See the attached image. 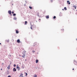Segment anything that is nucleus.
<instances>
[{
  "label": "nucleus",
  "instance_id": "nucleus-23",
  "mask_svg": "<svg viewBox=\"0 0 77 77\" xmlns=\"http://www.w3.org/2000/svg\"><path fill=\"white\" fill-rule=\"evenodd\" d=\"M12 14H14V11H12Z\"/></svg>",
  "mask_w": 77,
  "mask_h": 77
},
{
  "label": "nucleus",
  "instance_id": "nucleus-15",
  "mask_svg": "<svg viewBox=\"0 0 77 77\" xmlns=\"http://www.w3.org/2000/svg\"><path fill=\"white\" fill-rule=\"evenodd\" d=\"M34 77H37V75H35L34 76Z\"/></svg>",
  "mask_w": 77,
  "mask_h": 77
},
{
  "label": "nucleus",
  "instance_id": "nucleus-18",
  "mask_svg": "<svg viewBox=\"0 0 77 77\" xmlns=\"http://www.w3.org/2000/svg\"><path fill=\"white\" fill-rule=\"evenodd\" d=\"M35 52V51H32V52L33 53H34Z\"/></svg>",
  "mask_w": 77,
  "mask_h": 77
},
{
  "label": "nucleus",
  "instance_id": "nucleus-31",
  "mask_svg": "<svg viewBox=\"0 0 77 77\" xmlns=\"http://www.w3.org/2000/svg\"><path fill=\"white\" fill-rule=\"evenodd\" d=\"M74 69H72V70H74Z\"/></svg>",
  "mask_w": 77,
  "mask_h": 77
},
{
  "label": "nucleus",
  "instance_id": "nucleus-6",
  "mask_svg": "<svg viewBox=\"0 0 77 77\" xmlns=\"http://www.w3.org/2000/svg\"><path fill=\"white\" fill-rule=\"evenodd\" d=\"M17 71V69H15V68H14L13 69V71H14V72L15 71Z\"/></svg>",
  "mask_w": 77,
  "mask_h": 77
},
{
  "label": "nucleus",
  "instance_id": "nucleus-10",
  "mask_svg": "<svg viewBox=\"0 0 77 77\" xmlns=\"http://www.w3.org/2000/svg\"><path fill=\"white\" fill-rule=\"evenodd\" d=\"M26 55L25 54H24L23 55H22V57H23L24 58V57H25Z\"/></svg>",
  "mask_w": 77,
  "mask_h": 77
},
{
  "label": "nucleus",
  "instance_id": "nucleus-25",
  "mask_svg": "<svg viewBox=\"0 0 77 77\" xmlns=\"http://www.w3.org/2000/svg\"><path fill=\"white\" fill-rule=\"evenodd\" d=\"M8 77H11V76L10 75H8Z\"/></svg>",
  "mask_w": 77,
  "mask_h": 77
},
{
  "label": "nucleus",
  "instance_id": "nucleus-2",
  "mask_svg": "<svg viewBox=\"0 0 77 77\" xmlns=\"http://www.w3.org/2000/svg\"><path fill=\"white\" fill-rule=\"evenodd\" d=\"M17 43L19 44V43H20V40L19 39H18L17 41Z\"/></svg>",
  "mask_w": 77,
  "mask_h": 77
},
{
  "label": "nucleus",
  "instance_id": "nucleus-29",
  "mask_svg": "<svg viewBox=\"0 0 77 77\" xmlns=\"http://www.w3.org/2000/svg\"><path fill=\"white\" fill-rule=\"evenodd\" d=\"M63 11H64V9H62Z\"/></svg>",
  "mask_w": 77,
  "mask_h": 77
},
{
  "label": "nucleus",
  "instance_id": "nucleus-13",
  "mask_svg": "<svg viewBox=\"0 0 77 77\" xmlns=\"http://www.w3.org/2000/svg\"><path fill=\"white\" fill-rule=\"evenodd\" d=\"M27 21H26L25 22V25H26V24H27Z\"/></svg>",
  "mask_w": 77,
  "mask_h": 77
},
{
  "label": "nucleus",
  "instance_id": "nucleus-33",
  "mask_svg": "<svg viewBox=\"0 0 77 77\" xmlns=\"http://www.w3.org/2000/svg\"><path fill=\"white\" fill-rule=\"evenodd\" d=\"M1 70H2V69H1Z\"/></svg>",
  "mask_w": 77,
  "mask_h": 77
},
{
  "label": "nucleus",
  "instance_id": "nucleus-19",
  "mask_svg": "<svg viewBox=\"0 0 77 77\" xmlns=\"http://www.w3.org/2000/svg\"><path fill=\"white\" fill-rule=\"evenodd\" d=\"M63 31H64V29H61V32H62Z\"/></svg>",
  "mask_w": 77,
  "mask_h": 77
},
{
  "label": "nucleus",
  "instance_id": "nucleus-7",
  "mask_svg": "<svg viewBox=\"0 0 77 77\" xmlns=\"http://www.w3.org/2000/svg\"><path fill=\"white\" fill-rule=\"evenodd\" d=\"M7 69H10V65L8 66L7 67Z\"/></svg>",
  "mask_w": 77,
  "mask_h": 77
},
{
  "label": "nucleus",
  "instance_id": "nucleus-14",
  "mask_svg": "<svg viewBox=\"0 0 77 77\" xmlns=\"http://www.w3.org/2000/svg\"><path fill=\"white\" fill-rule=\"evenodd\" d=\"M14 20H17V18L15 17H14Z\"/></svg>",
  "mask_w": 77,
  "mask_h": 77
},
{
  "label": "nucleus",
  "instance_id": "nucleus-3",
  "mask_svg": "<svg viewBox=\"0 0 77 77\" xmlns=\"http://www.w3.org/2000/svg\"><path fill=\"white\" fill-rule=\"evenodd\" d=\"M17 69H18V70H20V68L19 67V66H17Z\"/></svg>",
  "mask_w": 77,
  "mask_h": 77
},
{
  "label": "nucleus",
  "instance_id": "nucleus-32",
  "mask_svg": "<svg viewBox=\"0 0 77 77\" xmlns=\"http://www.w3.org/2000/svg\"><path fill=\"white\" fill-rule=\"evenodd\" d=\"M39 20H41V19H39Z\"/></svg>",
  "mask_w": 77,
  "mask_h": 77
},
{
  "label": "nucleus",
  "instance_id": "nucleus-1",
  "mask_svg": "<svg viewBox=\"0 0 77 77\" xmlns=\"http://www.w3.org/2000/svg\"><path fill=\"white\" fill-rule=\"evenodd\" d=\"M8 14H10V15H12V14H11V10L8 11Z\"/></svg>",
  "mask_w": 77,
  "mask_h": 77
},
{
  "label": "nucleus",
  "instance_id": "nucleus-12",
  "mask_svg": "<svg viewBox=\"0 0 77 77\" xmlns=\"http://www.w3.org/2000/svg\"><path fill=\"white\" fill-rule=\"evenodd\" d=\"M16 33L18 34V33H19V32L17 30L16 31Z\"/></svg>",
  "mask_w": 77,
  "mask_h": 77
},
{
  "label": "nucleus",
  "instance_id": "nucleus-8",
  "mask_svg": "<svg viewBox=\"0 0 77 77\" xmlns=\"http://www.w3.org/2000/svg\"><path fill=\"white\" fill-rule=\"evenodd\" d=\"M46 18L47 19L49 18V15L46 16Z\"/></svg>",
  "mask_w": 77,
  "mask_h": 77
},
{
  "label": "nucleus",
  "instance_id": "nucleus-9",
  "mask_svg": "<svg viewBox=\"0 0 77 77\" xmlns=\"http://www.w3.org/2000/svg\"><path fill=\"white\" fill-rule=\"evenodd\" d=\"M73 8H75V9H76V8H77V6L75 5H74L73 6Z\"/></svg>",
  "mask_w": 77,
  "mask_h": 77
},
{
  "label": "nucleus",
  "instance_id": "nucleus-17",
  "mask_svg": "<svg viewBox=\"0 0 77 77\" xmlns=\"http://www.w3.org/2000/svg\"><path fill=\"white\" fill-rule=\"evenodd\" d=\"M56 18V17L55 16H54V17H53L54 19H55V18Z\"/></svg>",
  "mask_w": 77,
  "mask_h": 77
},
{
  "label": "nucleus",
  "instance_id": "nucleus-26",
  "mask_svg": "<svg viewBox=\"0 0 77 77\" xmlns=\"http://www.w3.org/2000/svg\"><path fill=\"white\" fill-rule=\"evenodd\" d=\"M74 62H76V61L75 60H74Z\"/></svg>",
  "mask_w": 77,
  "mask_h": 77
},
{
  "label": "nucleus",
  "instance_id": "nucleus-22",
  "mask_svg": "<svg viewBox=\"0 0 77 77\" xmlns=\"http://www.w3.org/2000/svg\"><path fill=\"white\" fill-rule=\"evenodd\" d=\"M64 9H65V10H66V9H66V7H65V8H64Z\"/></svg>",
  "mask_w": 77,
  "mask_h": 77
},
{
  "label": "nucleus",
  "instance_id": "nucleus-27",
  "mask_svg": "<svg viewBox=\"0 0 77 77\" xmlns=\"http://www.w3.org/2000/svg\"><path fill=\"white\" fill-rule=\"evenodd\" d=\"M14 67H15V66H16V65H14Z\"/></svg>",
  "mask_w": 77,
  "mask_h": 77
},
{
  "label": "nucleus",
  "instance_id": "nucleus-30",
  "mask_svg": "<svg viewBox=\"0 0 77 77\" xmlns=\"http://www.w3.org/2000/svg\"><path fill=\"white\" fill-rule=\"evenodd\" d=\"M1 44H2V43H0V45H1Z\"/></svg>",
  "mask_w": 77,
  "mask_h": 77
},
{
  "label": "nucleus",
  "instance_id": "nucleus-16",
  "mask_svg": "<svg viewBox=\"0 0 77 77\" xmlns=\"http://www.w3.org/2000/svg\"><path fill=\"white\" fill-rule=\"evenodd\" d=\"M29 8H30V9H32V7L30 6H29Z\"/></svg>",
  "mask_w": 77,
  "mask_h": 77
},
{
  "label": "nucleus",
  "instance_id": "nucleus-28",
  "mask_svg": "<svg viewBox=\"0 0 77 77\" xmlns=\"http://www.w3.org/2000/svg\"><path fill=\"white\" fill-rule=\"evenodd\" d=\"M4 64V63H2V65H3Z\"/></svg>",
  "mask_w": 77,
  "mask_h": 77
},
{
  "label": "nucleus",
  "instance_id": "nucleus-11",
  "mask_svg": "<svg viewBox=\"0 0 77 77\" xmlns=\"http://www.w3.org/2000/svg\"><path fill=\"white\" fill-rule=\"evenodd\" d=\"M23 75V74L21 73V74L20 75V77H22Z\"/></svg>",
  "mask_w": 77,
  "mask_h": 77
},
{
  "label": "nucleus",
  "instance_id": "nucleus-34",
  "mask_svg": "<svg viewBox=\"0 0 77 77\" xmlns=\"http://www.w3.org/2000/svg\"><path fill=\"white\" fill-rule=\"evenodd\" d=\"M76 39V40H77V39Z\"/></svg>",
  "mask_w": 77,
  "mask_h": 77
},
{
  "label": "nucleus",
  "instance_id": "nucleus-4",
  "mask_svg": "<svg viewBox=\"0 0 77 77\" xmlns=\"http://www.w3.org/2000/svg\"><path fill=\"white\" fill-rule=\"evenodd\" d=\"M67 2L68 3V5H70V3L69 2V1H67Z\"/></svg>",
  "mask_w": 77,
  "mask_h": 77
},
{
  "label": "nucleus",
  "instance_id": "nucleus-21",
  "mask_svg": "<svg viewBox=\"0 0 77 77\" xmlns=\"http://www.w3.org/2000/svg\"><path fill=\"white\" fill-rule=\"evenodd\" d=\"M25 74H26V76H27V73H25Z\"/></svg>",
  "mask_w": 77,
  "mask_h": 77
},
{
  "label": "nucleus",
  "instance_id": "nucleus-20",
  "mask_svg": "<svg viewBox=\"0 0 77 77\" xmlns=\"http://www.w3.org/2000/svg\"><path fill=\"white\" fill-rule=\"evenodd\" d=\"M13 16H15V15H16V14H13Z\"/></svg>",
  "mask_w": 77,
  "mask_h": 77
},
{
  "label": "nucleus",
  "instance_id": "nucleus-5",
  "mask_svg": "<svg viewBox=\"0 0 77 77\" xmlns=\"http://www.w3.org/2000/svg\"><path fill=\"white\" fill-rule=\"evenodd\" d=\"M38 62H39V60H36V63H38Z\"/></svg>",
  "mask_w": 77,
  "mask_h": 77
},
{
  "label": "nucleus",
  "instance_id": "nucleus-24",
  "mask_svg": "<svg viewBox=\"0 0 77 77\" xmlns=\"http://www.w3.org/2000/svg\"><path fill=\"white\" fill-rule=\"evenodd\" d=\"M31 29H32V26H31Z\"/></svg>",
  "mask_w": 77,
  "mask_h": 77
}]
</instances>
